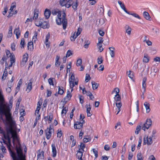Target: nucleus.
<instances>
[{
	"label": "nucleus",
	"mask_w": 160,
	"mask_h": 160,
	"mask_svg": "<svg viewBox=\"0 0 160 160\" xmlns=\"http://www.w3.org/2000/svg\"><path fill=\"white\" fill-rule=\"evenodd\" d=\"M125 28L126 29V32L128 35H130L131 32V29L130 27L128 25H127L125 26Z\"/></svg>",
	"instance_id": "7c9ffc66"
},
{
	"label": "nucleus",
	"mask_w": 160,
	"mask_h": 160,
	"mask_svg": "<svg viewBox=\"0 0 160 160\" xmlns=\"http://www.w3.org/2000/svg\"><path fill=\"white\" fill-rule=\"evenodd\" d=\"M32 79H31L29 80V82H28V85L27 86V88L26 90L27 92H29L32 88Z\"/></svg>",
	"instance_id": "f3484780"
},
{
	"label": "nucleus",
	"mask_w": 160,
	"mask_h": 160,
	"mask_svg": "<svg viewBox=\"0 0 160 160\" xmlns=\"http://www.w3.org/2000/svg\"><path fill=\"white\" fill-rule=\"evenodd\" d=\"M80 148L81 149V150L82 152H84V149L85 147V144L82 143V142H81L80 143Z\"/></svg>",
	"instance_id": "c03bdc74"
},
{
	"label": "nucleus",
	"mask_w": 160,
	"mask_h": 160,
	"mask_svg": "<svg viewBox=\"0 0 160 160\" xmlns=\"http://www.w3.org/2000/svg\"><path fill=\"white\" fill-rule=\"evenodd\" d=\"M0 133L1 134H2L3 135L4 137L6 136L5 131H4L3 129L1 127H0Z\"/></svg>",
	"instance_id": "338daca9"
},
{
	"label": "nucleus",
	"mask_w": 160,
	"mask_h": 160,
	"mask_svg": "<svg viewBox=\"0 0 160 160\" xmlns=\"http://www.w3.org/2000/svg\"><path fill=\"white\" fill-rule=\"evenodd\" d=\"M6 53L7 55V56L8 58L9 57H11L12 56L13 54L12 53H11L10 52V51L9 50H6Z\"/></svg>",
	"instance_id": "a19ab883"
},
{
	"label": "nucleus",
	"mask_w": 160,
	"mask_h": 160,
	"mask_svg": "<svg viewBox=\"0 0 160 160\" xmlns=\"http://www.w3.org/2000/svg\"><path fill=\"white\" fill-rule=\"evenodd\" d=\"M152 124V121L150 118L147 119L146 122L143 124L142 129L145 131V129H148Z\"/></svg>",
	"instance_id": "0eeeda50"
},
{
	"label": "nucleus",
	"mask_w": 160,
	"mask_h": 160,
	"mask_svg": "<svg viewBox=\"0 0 160 160\" xmlns=\"http://www.w3.org/2000/svg\"><path fill=\"white\" fill-rule=\"evenodd\" d=\"M97 45L98 47V48L99 49L100 52H101L103 50V48H102V43H98L97 44Z\"/></svg>",
	"instance_id": "13d9d810"
},
{
	"label": "nucleus",
	"mask_w": 160,
	"mask_h": 160,
	"mask_svg": "<svg viewBox=\"0 0 160 160\" xmlns=\"http://www.w3.org/2000/svg\"><path fill=\"white\" fill-rule=\"evenodd\" d=\"M73 8L75 10H76L77 9V7L78 5V2L77 0H76L75 2H73L71 4Z\"/></svg>",
	"instance_id": "bb28decb"
},
{
	"label": "nucleus",
	"mask_w": 160,
	"mask_h": 160,
	"mask_svg": "<svg viewBox=\"0 0 160 160\" xmlns=\"http://www.w3.org/2000/svg\"><path fill=\"white\" fill-rule=\"evenodd\" d=\"M52 13L53 15L57 14V18L56 19L57 24L58 25H60L62 24L63 28L65 30L68 23V20L66 18V14L65 12L59 10H53L52 11Z\"/></svg>",
	"instance_id": "f257e3e1"
},
{
	"label": "nucleus",
	"mask_w": 160,
	"mask_h": 160,
	"mask_svg": "<svg viewBox=\"0 0 160 160\" xmlns=\"http://www.w3.org/2000/svg\"><path fill=\"white\" fill-rule=\"evenodd\" d=\"M141 128V126L140 125H139L137 126L136 130L135 131V133L136 134H138Z\"/></svg>",
	"instance_id": "ea45409f"
},
{
	"label": "nucleus",
	"mask_w": 160,
	"mask_h": 160,
	"mask_svg": "<svg viewBox=\"0 0 160 160\" xmlns=\"http://www.w3.org/2000/svg\"><path fill=\"white\" fill-rule=\"evenodd\" d=\"M85 107L87 108V113L88 117H90L92 114L90 112V111L91 110V108L90 104L88 105L86 104Z\"/></svg>",
	"instance_id": "aec40b11"
},
{
	"label": "nucleus",
	"mask_w": 160,
	"mask_h": 160,
	"mask_svg": "<svg viewBox=\"0 0 160 160\" xmlns=\"http://www.w3.org/2000/svg\"><path fill=\"white\" fill-rule=\"evenodd\" d=\"M26 45L24 39L22 38L21 40V48H23Z\"/></svg>",
	"instance_id": "58836bf2"
},
{
	"label": "nucleus",
	"mask_w": 160,
	"mask_h": 160,
	"mask_svg": "<svg viewBox=\"0 0 160 160\" xmlns=\"http://www.w3.org/2000/svg\"><path fill=\"white\" fill-rule=\"evenodd\" d=\"M84 152L81 151L80 148L79 149L76 155L77 158L79 160H82V157L83 155L82 153Z\"/></svg>",
	"instance_id": "2eb2a0df"
},
{
	"label": "nucleus",
	"mask_w": 160,
	"mask_h": 160,
	"mask_svg": "<svg viewBox=\"0 0 160 160\" xmlns=\"http://www.w3.org/2000/svg\"><path fill=\"white\" fill-rule=\"evenodd\" d=\"M6 130L8 135L10 134L12 135V137L13 138L12 142L14 144V140L15 139L18 142L19 141V138L18 137L17 132L14 131L12 128V127L11 125L9 126L6 125Z\"/></svg>",
	"instance_id": "7ed1b4c3"
},
{
	"label": "nucleus",
	"mask_w": 160,
	"mask_h": 160,
	"mask_svg": "<svg viewBox=\"0 0 160 160\" xmlns=\"http://www.w3.org/2000/svg\"><path fill=\"white\" fill-rule=\"evenodd\" d=\"M78 36H77V35H75V33L74 32L73 35L71 36L70 38L71 41H73L75 40V39L77 38Z\"/></svg>",
	"instance_id": "603ef678"
},
{
	"label": "nucleus",
	"mask_w": 160,
	"mask_h": 160,
	"mask_svg": "<svg viewBox=\"0 0 160 160\" xmlns=\"http://www.w3.org/2000/svg\"><path fill=\"white\" fill-rule=\"evenodd\" d=\"M72 96V95L69 90L67 92V95L63 99L64 101L67 102L68 101L70 100Z\"/></svg>",
	"instance_id": "a211bd4d"
},
{
	"label": "nucleus",
	"mask_w": 160,
	"mask_h": 160,
	"mask_svg": "<svg viewBox=\"0 0 160 160\" xmlns=\"http://www.w3.org/2000/svg\"><path fill=\"white\" fill-rule=\"evenodd\" d=\"M85 44L84 46V47L85 48H88V45L90 44V42L88 40L85 41L84 42Z\"/></svg>",
	"instance_id": "de8ad7c7"
},
{
	"label": "nucleus",
	"mask_w": 160,
	"mask_h": 160,
	"mask_svg": "<svg viewBox=\"0 0 160 160\" xmlns=\"http://www.w3.org/2000/svg\"><path fill=\"white\" fill-rule=\"evenodd\" d=\"M130 15H132V16H133V17H134L136 18H137L139 19H141L140 17L136 13H131Z\"/></svg>",
	"instance_id": "052dcab7"
},
{
	"label": "nucleus",
	"mask_w": 160,
	"mask_h": 160,
	"mask_svg": "<svg viewBox=\"0 0 160 160\" xmlns=\"http://www.w3.org/2000/svg\"><path fill=\"white\" fill-rule=\"evenodd\" d=\"M43 19L41 18H39L38 19L35 20V25L38 27H40L42 25V24L43 22Z\"/></svg>",
	"instance_id": "f8f14e48"
},
{
	"label": "nucleus",
	"mask_w": 160,
	"mask_h": 160,
	"mask_svg": "<svg viewBox=\"0 0 160 160\" xmlns=\"http://www.w3.org/2000/svg\"><path fill=\"white\" fill-rule=\"evenodd\" d=\"M63 108L62 110L61 114H64V115H65L68 110V108L66 107H64V106H63Z\"/></svg>",
	"instance_id": "a18cd8bd"
},
{
	"label": "nucleus",
	"mask_w": 160,
	"mask_h": 160,
	"mask_svg": "<svg viewBox=\"0 0 160 160\" xmlns=\"http://www.w3.org/2000/svg\"><path fill=\"white\" fill-rule=\"evenodd\" d=\"M26 112L24 109L21 108V122L23 121L24 119L23 116H25Z\"/></svg>",
	"instance_id": "b1692460"
},
{
	"label": "nucleus",
	"mask_w": 160,
	"mask_h": 160,
	"mask_svg": "<svg viewBox=\"0 0 160 160\" xmlns=\"http://www.w3.org/2000/svg\"><path fill=\"white\" fill-rule=\"evenodd\" d=\"M9 105L8 106V110H10V107L11 108L12 106V100H10L9 102Z\"/></svg>",
	"instance_id": "680f3d73"
},
{
	"label": "nucleus",
	"mask_w": 160,
	"mask_h": 160,
	"mask_svg": "<svg viewBox=\"0 0 160 160\" xmlns=\"http://www.w3.org/2000/svg\"><path fill=\"white\" fill-rule=\"evenodd\" d=\"M72 52L71 51L69 50L67 51V53L66 55V57H68L70 56L71 55H72Z\"/></svg>",
	"instance_id": "5fc2aeb1"
},
{
	"label": "nucleus",
	"mask_w": 160,
	"mask_h": 160,
	"mask_svg": "<svg viewBox=\"0 0 160 160\" xmlns=\"http://www.w3.org/2000/svg\"><path fill=\"white\" fill-rule=\"evenodd\" d=\"M149 60V57L147 54H144V57L142 59L143 62L144 63H146L148 62Z\"/></svg>",
	"instance_id": "393cba45"
},
{
	"label": "nucleus",
	"mask_w": 160,
	"mask_h": 160,
	"mask_svg": "<svg viewBox=\"0 0 160 160\" xmlns=\"http://www.w3.org/2000/svg\"><path fill=\"white\" fill-rule=\"evenodd\" d=\"M53 118V114L51 112L49 113L48 115V123H50L52 121V120Z\"/></svg>",
	"instance_id": "72a5a7b5"
},
{
	"label": "nucleus",
	"mask_w": 160,
	"mask_h": 160,
	"mask_svg": "<svg viewBox=\"0 0 160 160\" xmlns=\"http://www.w3.org/2000/svg\"><path fill=\"white\" fill-rule=\"evenodd\" d=\"M78 98L80 100V103L82 104L83 103V96L81 95H78Z\"/></svg>",
	"instance_id": "bf43d9fd"
},
{
	"label": "nucleus",
	"mask_w": 160,
	"mask_h": 160,
	"mask_svg": "<svg viewBox=\"0 0 160 160\" xmlns=\"http://www.w3.org/2000/svg\"><path fill=\"white\" fill-rule=\"evenodd\" d=\"M28 58V54L26 53L22 56V62H21V66L22 65L24 66L27 61Z\"/></svg>",
	"instance_id": "9d476101"
},
{
	"label": "nucleus",
	"mask_w": 160,
	"mask_h": 160,
	"mask_svg": "<svg viewBox=\"0 0 160 160\" xmlns=\"http://www.w3.org/2000/svg\"><path fill=\"white\" fill-rule=\"evenodd\" d=\"M51 12L50 10L48 9H46L44 12V15L46 19H48L51 15Z\"/></svg>",
	"instance_id": "dca6fc26"
},
{
	"label": "nucleus",
	"mask_w": 160,
	"mask_h": 160,
	"mask_svg": "<svg viewBox=\"0 0 160 160\" xmlns=\"http://www.w3.org/2000/svg\"><path fill=\"white\" fill-rule=\"evenodd\" d=\"M91 79V78L90 76V75L89 74H86V78L85 81H86V82H88V80H89Z\"/></svg>",
	"instance_id": "0e129e2a"
},
{
	"label": "nucleus",
	"mask_w": 160,
	"mask_h": 160,
	"mask_svg": "<svg viewBox=\"0 0 160 160\" xmlns=\"http://www.w3.org/2000/svg\"><path fill=\"white\" fill-rule=\"evenodd\" d=\"M20 88V80H19V81L18 82V86H17V87L16 88V92L15 93V95H16L17 93L18 92V91H19V89Z\"/></svg>",
	"instance_id": "864d4df0"
},
{
	"label": "nucleus",
	"mask_w": 160,
	"mask_h": 160,
	"mask_svg": "<svg viewBox=\"0 0 160 160\" xmlns=\"http://www.w3.org/2000/svg\"><path fill=\"white\" fill-rule=\"evenodd\" d=\"M143 15L144 18L147 20H148L149 19L150 16L149 13L148 12L146 11L144 12H143Z\"/></svg>",
	"instance_id": "2f4dec72"
},
{
	"label": "nucleus",
	"mask_w": 160,
	"mask_h": 160,
	"mask_svg": "<svg viewBox=\"0 0 160 160\" xmlns=\"http://www.w3.org/2000/svg\"><path fill=\"white\" fill-rule=\"evenodd\" d=\"M118 3L119 4L121 8L122 9L125 7V5L121 1H118Z\"/></svg>",
	"instance_id": "e2e57ef3"
},
{
	"label": "nucleus",
	"mask_w": 160,
	"mask_h": 160,
	"mask_svg": "<svg viewBox=\"0 0 160 160\" xmlns=\"http://www.w3.org/2000/svg\"><path fill=\"white\" fill-rule=\"evenodd\" d=\"M53 79H54V78H51L48 79V82L50 85H52V86H54V84L53 83Z\"/></svg>",
	"instance_id": "37998d69"
},
{
	"label": "nucleus",
	"mask_w": 160,
	"mask_h": 160,
	"mask_svg": "<svg viewBox=\"0 0 160 160\" xmlns=\"http://www.w3.org/2000/svg\"><path fill=\"white\" fill-rule=\"evenodd\" d=\"M91 140V138L89 136H85L83 139V141L84 143H87L90 141Z\"/></svg>",
	"instance_id": "a878e982"
},
{
	"label": "nucleus",
	"mask_w": 160,
	"mask_h": 160,
	"mask_svg": "<svg viewBox=\"0 0 160 160\" xmlns=\"http://www.w3.org/2000/svg\"><path fill=\"white\" fill-rule=\"evenodd\" d=\"M19 28V27L18 28H16L14 31V33L16 34L17 38H19V36L20 35Z\"/></svg>",
	"instance_id": "c756f323"
},
{
	"label": "nucleus",
	"mask_w": 160,
	"mask_h": 160,
	"mask_svg": "<svg viewBox=\"0 0 160 160\" xmlns=\"http://www.w3.org/2000/svg\"><path fill=\"white\" fill-rule=\"evenodd\" d=\"M103 60L102 56H99L97 59V62L98 64H100L102 62Z\"/></svg>",
	"instance_id": "8fccbe9b"
},
{
	"label": "nucleus",
	"mask_w": 160,
	"mask_h": 160,
	"mask_svg": "<svg viewBox=\"0 0 160 160\" xmlns=\"http://www.w3.org/2000/svg\"><path fill=\"white\" fill-rule=\"evenodd\" d=\"M82 63V60L81 58L78 59L77 61L76 65L77 66H79L81 65Z\"/></svg>",
	"instance_id": "3c124183"
},
{
	"label": "nucleus",
	"mask_w": 160,
	"mask_h": 160,
	"mask_svg": "<svg viewBox=\"0 0 160 160\" xmlns=\"http://www.w3.org/2000/svg\"><path fill=\"white\" fill-rule=\"evenodd\" d=\"M68 2V1H67V0H60L59 1L60 4L62 6H65Z\"/></svg>",
	"instance_id": "e433bc0d"
},
{
	"label": "nucleus",
	"mask_w": 160,
	"mask_h": 160,
	"mask_svg": "<svg viewBox=\"0 0 160 160\" xmlns=\"http://www.w3.org/2000/svg\"><path fill=\"white\" fill-rule=\"evenodd\" d=\"M109 49L110 51V54L111 57L112 58H114L115 56V53L114 51L115 48L113 47H110L109 48Z\"/></svg>",
	"instance_id": "cd10ccee"
},
{
	"label": "nucleus",
	"mask_w": 160,
	"mask_h": 160,
	"mask_svg": "<svg viewBox=\"0 0 160 160\" xmlns=\"http://www.w3.org/2000/svg\"><path fill=\"white\" fill-rule=\"evenodd\" d=\"M92 150L93 152L95 155V158H96L98 157V151L97 150H96L95 148H93V149H92Z\"/></svg>",
	"instance_id": "6e6d98bb"
},
{
	"label": "nucleus",
	"mask_w": 160,
	"mask_h": 160,
	"mask_svg": "<svg viewBox=\"0 0 160 160\" xmlns=\"http://www.w3.org/2000/svg\"><path fill=\"white\" fill-rule=\"evenodd\" d=\"M75 79L74 75L72 74L70 77V79H69V83L70 87L72 88L71 91L72 92L73 90V88L74 86V80Z\"/></svg>",
	"instance_id": "1a4fd4ad"
},
{
	"label": "nucleus",
	"mask_w": 160,
	"mask_h": 160,
	"mask_svg": "<svg viewBox=\"0 0 160 160\" xmlns=\"http://www.w3.org/2000/svg\"><path fill=\"white\" fill-rule=\"evenodd\" d=\"M45 133L46 134V138L48 140L50 139L52 135V132L48 130V128L44 131Z\"/></svg>",
	"instance_id": "4468645a"
},
{
	"label": "nucleus",
	"mask_w": 160,
	"mask_h": 160,
	"mask_svg": "<svg viewBox=\"0 0 160 160\" xmlns=\"http://www.w3.org/2000/svg\"><path fill=\"white\" fill-rule=\"evenodd\" d=\"M144 105L145 107L147 112H149L150 111L149 103L147 102H145L144 103Z\"/></svg>",
	"instance_id": "c85d7f7f"
},
{
	"label": "nucleus",
	"mask_w": 160,
	"mask_h": 160,
	"mask_svg": "<svg viewBox=\"0 0 160 160\" xmlns=\"http://www.w3.org/2000/svg\"><path fill=\"white\" fill-rule=\"evenodd\" d=\"M40 27L44 29L48 28L49 27V24L46 21H43V22L42 24V25Z\"/></svg>",
	"instance_id": "4be33fe9"
},
{
	"label": "nucleus",
	"mask_w": 160,
	"mask_h": 160,
	"mask_svg": "<svg viewBox=\"0 0 160 160\" xmlns=\"http://www.w3.org/2000/svg\"><path fill=\"white\" fill-rule=\"evenodd\" d=\"M5 68L4 69L3 75L2 77V79L3 80H4L6 78L8 75V72L6 71V70H7L6 68H7V66L8 65V64L7 62H6L5 64Z\"/></svg>",
	"instance_id": "6ab92c4d"
},
{
	"label": "nucleus",
	"mask_w": 160,
	"mask_h": 160,
	"mask_svg": "<svg viewBox=\"0 0 160 160\" xmlns=\"http://www.w3.org/2000/svg\"><path fill=\"white\" fill-rule=\"evenodd\" d=\"M147 80L146 78H144L142 80V87L144 88V91L145 92V88L146 86V82Z\"/></svg>",
	"instance_id": "f704fd0d"
},
{
	"label": "nucleus",
	"mask_w": 160,
	"mask_h": 160,
	"mask_svg": "<svg viewBox=\"0 0 160 160\" xmlns=\"http://www.w3.org/2000/svg\"><path fill=\"white\" fill-rule=\"evenodd\" d=\"M52 148V156L54 158L56 157L57 155V150L54 144H52L51 145Z\"/></svg>",
	"instance_id": "ddd939ff"
},
{
	"label": "nucleus",
	"mask_w": 160,
	"mask_h": 160,
	"mask_svg": "<svg viewBox=\"0 0 160 160\" xmlns=\"http://www.w3.org/2000/svg\"><path fill=\"white\" fill-rule=\"evenodd\" d=\"M92 88L93 90H95L96 89L98 88L99 85V84L97 83H96L94 82H92Z\"/></svg>",
	"instance_id": "c9c22d12"
},
{
	"label": "nucleus",
	"mask_w": 160,
	"mask_h": 160,
	"mask_svg": "<svg viewBox=\"0 0 160 160\" xmlns=\"http://www.w3.org/2000/svg\"><path fill=\"white\" fill-rule=\"evenodd\" d=\"M27 148L25 144H21V160H26Z\"/></svg>",
	"instance_id": "39448f33"
},
{
	"label": "nucleus",
	"mask_w": 160,
	"mask_h": 160,
	"mask_svg": "<svg viewBox=\"0 0 160 160\" xmlns=\"http://www.w3.org/2000/svg\"><path fill=\"white\" fill-rule=\"evenodd\" d=\"M28 50L30 51H32L33 49V45L32 42H29L28 44Z\"/></svg>",
	"instance_id": "5701e85b"
},
{
	"label": "nucleus",
	"mask_w": 160,
	"mask_h": 160,
	"mask_svg": "<svg viewBox=\"0 0 160 160\" xmlns=\"http://www.w3.org/2000/svg\"><path fill=\"white\" fill-rule=\"evenodd\" d=\"M10 62L12 63H13L15 62V58L14 54H13L12 56L11 57H10Z\"/></svg>",
	"instance_id": "09e8293b"
},
{
	"label": "nucleus",
	"mask_w": 160,
	"mask_h": 160,
	"mask_svg": "<svg viewBox=\"0 0 160 160\" xmlns=\"http://www.w3.org/2000/svg\"><path fill=\"white\" fill-rule=\"evenodd\" d=\"M43 154L44 152L43 151H42L39 155H38V159L39 158L43 159L44 158Z\"/></svg>",
	"instance_id": "49530a36"
},
{
	"label": "nucleus",
	"mask_w": 160,
	"mask_h": 160,
	"mask_svg": "<svg viewBox=\"0 0 160 160\" xmlns=\"http://www.w3.org/2000/svg\"><path fill=\"white\" fill-rule=\"evenodd\" d=\"M38 9H35L33 11V16L32 17L33 18L34 20H36L38 19Z\"/></svg>",
	"instance_id": "412c9836"
},
{
	"label": "nucleus",
	"mask_w": 160,
	"mask_h": 160,
	"mask_svg": "<svg viewBox=\"0 0 160 160\" xmlns=\"http://www.w3.org/2000/svg\"><path fill=\"white\" fill-rule=\"evenodd\" d=\"M4 100H0V119L3 120L2 115H5L6 118H7L8 116L6 115V112L5 110V105L3 102ZM8 117L11 118V115L10 113L8 114Z\"/></svg>",
	"instance_id": "20e7f679"
},
{
	"label": "nucleus",
	"mask_w": 160,
	"mask_h": 160,
	"mask_svg": "<svg viewBox=\"0 0 160 160\" xmlns=\"http://www.w3.org/2000/svg\"><path fill=\"white\" fill-rule=\"evenodd\" d=\"M58 94L60 95L63 94L64 93V91L63 89V87H62V88H61L60 87L58 86Z\"/></svg>",
	"instance_id": "4c0bfd02"
},
{
	"label": "nucleus",
	"mask_w": 160,
	"mask_h": 160,
	"mask_svg": "<svg viewBox=\"0 0 160 160\" xmlns=\"http://www.w3.org/2000/svg\"><path fill=\"white\" fill-rule=\"evenodd\" d=\"M137 157V160H143L141 152L138 153Z\"/></svg>",
	"instance_id": "79ce46f5"
},
{
	"label": "nucleus",
	"mask_w": 160,
	"mask_h": 160,
	"mask_svg": "<svg viewBox=\"0 0 160 160\" xmlns=\"http://www.w3.org/2000/svg\"><path fill=\"white\" fill-rule=\"evenodd\" d=\"M58 132L57 133V137H58L60 138L62 135V133L61 129L59 131V130H58Z\"/></svg>",
	"instance_id": "69168bd1"
},
{
	"label": "nucleus",
	"mask_w": 160,
	"mask_h": 160,
	"mask_svg": "<svg viewBox=\"0 0 160 160\" xmlns=\"http://www.w3.org/2000/svg\"><path fill=\"white\" fill-rule=\"evenodd\" d=\"M104 23V21L103 19L100 18L97 20L96 24L98 25H102Z\"/></svg>",
	"instance_id": "473e14b6"
},
{
	"label": "nucleus",
	"mask_w": 160,
	"mask_h": 160,
	"mask_svg": "<svg viewBox=\"0 0 160 160\" xmlns=\"http://www.w3.org/2000/svg\"><path fill=\"white\" fill-rule=\"evenodd\" d=\"M119 89L118 88H116L114 89L112 92V93L115 92L116 94L114 98V99L116 101H120L121 100V98L120 95L119 94Z\"/></svg>",
	"instance_id": "6e6552de"
},
{
	"label": "nucleus",
	"mask_w": 160,
	"mask_h": 160,
	"mask_svg": "<svg viewBox=\"0 0 160 160\" xmlns=\"http://www.w3.org/2000/svg\"><path fill=\"white\" fill-rule=\"evenodd\" d=\"M74 127L75 129H80L83 128V126L80 121H77L74 123Z\"/></svg>",
	"instance_id": "9b49d317"
},
{
	"label": "nucleus",
	"mask_w": 160,
	"mask_h": 160,
	"mask_svg": "<svg viewBox=\"0 0 160 160\" xmlns=\"http://www.w3.org/2000/svg\"><path fill=\"white\" fill-rule=\"evenodd\" d=\"M153 138L151 137L145 135L144 137V144H147L148 145H150L153 142L152 139Z\"/></svg>",
	"instance_id": "423d86ee"
},
{
	"label": "nucleus",
	"mask_w": 160,
	"mask_h": 160,
	"mask_svg": "<svg viewBox=\"0 0 160 160\" xmlns=\"http://www.w3.org/2000/svg\"><path fill=\"white\" fill-rule=\"evenodd\" d=\"M116 104L117 108V109H120L122 106V103L121 102H119L118 103L116 102Z\"/></svg>",
	"instance_id": "774afa93"
},
{
	"label": "nucleus",
	"mask_w": 160,
	"mask_h": 160,
	"mask_svg": "<svg viewBox=\"0 0 160 160\" xmlns=\"http://www.w3.org/2000/svg\"><path fill=\"white\" fill-rule=\"evenodd\" d=\"M151 30L153 32H154L156 34L158 32V29L154 27H152L151 28Z\"/></svg>",
	"instance_id": "4d7b16f0"
},
{
	"label": "nucleus",
	"mask_w": 160,
	"mask_h": 160,
	"mask_svg": "<svg viewBox=\"0 0 160 160\" xmlns=\"http://www.w3.org/2000/svg\"><path fill=\"white\" fill-rule=\"evenodd\" d=\"M18 146L16 148V152H12L11 149L10 144H7V147L9 151L11 156L13 160H20V142H18Z\"/></svg>",
	"instance_id": "f03ea898"
}]
</instances>
